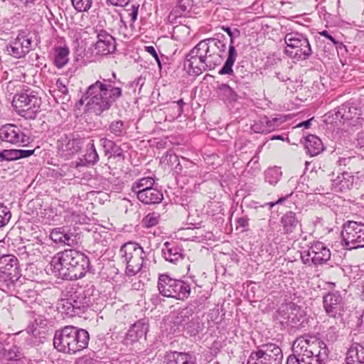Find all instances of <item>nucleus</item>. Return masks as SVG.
<instances>
[{
    "instance_id": "nucleus-13",
    "label": "nucleus",
    "mask_w": 364,
    "mask_h": 364,
    "mask_svg": "<svg viewBox=\"0 0 364 364\" xmlns=\"http://www.w3.org/2000/svg\"><path fill=\"white\" fill-rule=\"evenodd\" d=\"M84 139L73 133L62 134L57 139L56 148L60 156L70 157L80 152Z\"/></svg>"
},
{
    "instance_id": "nucleus-20",
    "label": "nucleus",
    "mask_w": 364,
    "mask_h": 364,
    "mask_svg": "<svg viewBox=\"0 0 364 364\" xmlns=\"http://www.w3.org/2000/svg\"><path fill=\"white\" fill-rule=\"evenodd\" d=\"M95 50L98 55H107L113 53L116 50L114 38L106 31L100 30L97 34Z\"/></svg>"
},
{
    "instance_id": "nucleus-39",
    "label": "nucleus",
    "mask_w": 364,
    "mask_h": 364,
    "mask_svg": "<svg viewBox=\"0 0 364 364\" xmlns=\"http://www.w3.org/2000/svg\"><path fill=\"white\" fill-rule=\"evenodd\" d=\"M282 176L280 167L273 166L268 168L264 173V181L271 186H276Z\"/></svg>"
},
{
    "instance_id": "nucleus-62",
    "label": "nucleus",
    "mask_w": 364,
    "mask_h": 364,
    "mask_svg": "<svg viewBox=\"0 0 364 364\" xmlns=\"http://www.w3.org/2000/svg\"><path fill=\"white\" fill-rule=\"evenodd\" d=\"M292 195V193H291L290 194L287 195V196L285 197H281L280 198H279L277 201L275 202H270L268 203V205L272 208L273 206H274L275 205L277 204H281L282 203H283L284 201H285L290 196Z\"/></svg>"
},
{
    "instance_id": "nucleus-25",
    "label": "nucleus",
    "mask_w": 364,
    "mask_h": 364,
    "mask_svg": "<svg viewBox=\"0 0 364 364\" xmlns=\"http://www.w3.org/2000/svg\"><path fill=\"white\" fill-rule=\"evenodd\" d=\"M161 253L163 257L170 263L177 264L183 259L182 250L178 245L166 242L162 247Z\"/></svg>"
},
{
    "instance_id": "nucleus-12",
    "label": "nucleus",
    "mask_w": 364,
    "mask_h": 364,
    "mask_svg": "<svg viewBox=\"0 0 364 364\" xmlns=\"http://www.w3.org/2000/svg\"><path fill=\"white\" fill-rule=\"evenodd\" d=\"M342 242L346 250L364 247V223L348 220L343 225Z\"/></svg>"
},
{
    "instance_id": "nucleus-44",
    "label": "nucleus",
    "mask_w": 364,
    "mask_h": 364,
    "mask_svg": "<svg viewBox=\"0 0 364 364\" xmlns=\"http://www.w3.org/2000/svg\"><path fill=\"white\" fill-rule=\"evenodd\" d=\"M71 2L77 12H87L92 5V0H71Z\"/></svg>"
},
{
    "instance_id": "nucleus-4",
    "label": "nucleus",
    "mask_w": 364,
    "mask_h": 364,
    "mask_svg": "<svg viewBox=\"0 0 364 364\" xmlns=\"http://www.w3.org/2000/svg\"><path fill=\"white\" fill-rule=\"evenodd\" d=\"M90 335L82 328L66 326L57 330L53 338V346L64 353L75 354L88 346Z\"/></svg>"
},
{
    "instance_id": "nucleus-15",
    "label": "nucleus",
    "mask_w": 364,
    "mask_h": 364,
    "mask_svg": "<svg viewBox=\"0 0 364 364\" xmlns=\"http://www.w3.org/2000/svg\"><path fill=\"white\" fill-rule=\"evenodd\" d=\"M0 273L7 285L14 284L21 277L18 259L13 255L0 257Z\"/></svg>"
},
{
    "instance_id": "nucleus-23",
    "label": "nucleus",
    "mask_w": 364,
    "mask_h": 364,
    "mask_svg": "<svg viewBox=\"0 0 364 364\" xmlns=\"http://www.w3.org/2000/svg\"><path fill=\"white\" fill-rule=\"evenodd\" d=\"M223 29L228 34L230 38V44L228 49V58L225 60L223 66L219 70L220 75H232L233 73L232 66L235 62L237 53L235 46H233V33L230 28L223 27Z\"/></svg>"
},
{
    "instance_id": "nucleus-10",
    "label": "nucleus",
    "mask_w": 364,
    "mask_h": 364,
    "mask_svg": "<svg viewBox=\"0 0 364 364\" xmlns=\"http://www.w3.org/2000/svg\"><path fill=\"white\" fill-rule=\"evenodd\" d=\"M283 353L276 343H264L252 350L247 364H282Z\"/></svg>"
},
{
    "instance_id": "nucleus-8",
    "label": "nucleus",
    "mask_w": 364,
    "mask_h": 364,
    "mask_svg": "<svg viewBox=\"0 0 364 364\" xmlns=\"http://www.w3.org/2000/svg\"><path fill=\"white\" fill-rule=\"evenodd\" d=\"M284 42L287 48L284 53L296 61L307 60L312 54L309 41L306 36L299 32H291L286 34Z\"/></svg>"
},
{
    "instance_id": "nucleus-45",
    "label": "nucleus",
    "mask_w": 364,
    "mask_h": 364,
    "mask_svg": "<svg viewBox=\"0 0 364 364\" xmlns=\"http://www.w3.org/2000/svg\"><path fill=\"white\" fill-rule=\"evenodd\" d=\"M160 220V215L153 212L147 214L143 219L142 223L146 228H151L159 224Z\"/></svg>"
},
{
    "instance_id": "nucleus-22",
    "label": "nucleus",
    "mask_w": 364,
    "mask_h": 364,
    "mask_svg": "<svg viewBox=\"0 0 364 364\" xmlns=\"http://www.w3.org/2000/svg\"><path fill=\"white\" fill-rule=\"evenodd\" d=\"M323 306L326 314L333 318H340L344 311L343 297H323Z\"/></svg>"
},
{
    "instance_id": "nucleus-55",
    "label": "nucleus",
    "mask_w": 364,
    "mask_h": 364,
    "mask_svg": "<svg viewBox=\"0 0 364 364\" xmlns=\"http://www.w3.org/2000/svg\"><path fill=\"white\" fill-rule=\"evenodd\" d=\"M146 50L154 58V59L156 60V61L158 63V65L161 68V60L159 59L158 53H157L156 49L154 48V46H146Z\"/></svg>"
},
{
    "instance_id": "nucleus-5",
    "label": "nucleus",
    "mask_w": 364,
    "mask_h": 364,
    "mask_svg": "<svg viewBox=\"0 0 364 364\" xmlns=\"http://www.w3.org/2000/svg\"><path fill=\"white\" fill-rule=\"evenodd\" d=\"M121 261L126 264V274L129 277L138 273L143 266L146 257L144 249L136 242H129L124 244L119 251Z\"/></svg>"
},
{
    "instance_id": "nucleus-34",
    "label": "nucleus",
    "mask_w": 364,
    "mask_h": 364,
    "mask_svg": "<svg viewBox=\"0 0 364 364\" xmlns=\"http://www.w3.org/2000/svg\"><path fill=\"white\" fill-rule=\"evenodd\" d=\"M305 149L309 155L315 156L324 150V146L321 140L317 136L309 134L305 139Z\"/></svg>"
},
{
    "instance_id": "nucleus-41",
    "label": "nucleus",
    "mask_w": 364,
    "mask_h": 364,
    "mask_svg": "<svg viewBox=\"0 0 364 364\" xmlns=\"http://www.w3.org/2000/svg\"><path fill=\"white\" fill-rule=\"evenodd\" d=\"M109 131L115 136H122L127 133V127L122 120H114L109 125Z\"/></svg>"
},
{
    "instance_id": "nucleus-36",
    "label": "nucleus",
    "mask_w": 364,
    "mask_h": 364,
    "mask_svg": "<svg viewBox=\"0 0 364 364\" xmlns=\"http://www.w3.org/2000/svg\"><path fill=\"white\" fill-rule=\"evenodd\" d=\"M346 364H364V346L356 344L347 352Z\"/></svg>"
},
{
    "instance_id": "nucleus-40",
    "label": "nucleus",
    "mask_w": 364,
    "mask_h": 364,
    "mask_svg": "<svg viewBox=\"0 0 364 364\" xmlns=\"http://www.w3.org/2000/svg\"><path fill=\"white\" fill-rule=\"evenodd\" d=\"M193 6L191 0H179L177 5L173 9L171 15L176 17L186 16Z\"/></svg>"
},
{
    "instance_id": "nucleus-49",
    "label": "nucleus",
    "mask_w": 364,
    "mask_h": 364,
    "mask_svg": "<svg viewBox=\"0 0 364 364\" xmlns=\"http://www.w3.org/2000/svg\"><path fill=\"white\" fill-rule=\"evenodd\" d=\"M245 285L246 296H255L259 289V284L253 282H247Z\"/></svg>"
},
{
    "instance_id": "nucleus-33",
    "label": "nucleus",
    "mask_w": 364,
    "mask_h": 364,
    "mask_svg": "<svg viewBox=\"0 0 364 364\" xmlns=\"http://www.w3.org/2000/svg\"><path fill=\"white\" fill-rule=\"evenodd\" d=\"M50 239L55 243L71 246L75 243L74 235L65 231L64 228H54L50 234Z\"/></svg>"
},
{
    "instance_id": "nucleus-29",
    "label": "nucleus",
    "mask_w": 364,
    "mask_h": 364,
    "mask_svg": "<svg viewBox=\"0 0 364 364\" xmlns=\"http://www.w3.org/2000/svg\"><path fill=\"white\" fill-rule=\"evenodd\" d=\"M101 146L103 147L105 155L110 159L118 158L122 161L124 160V152L114 141L107 138H102L100 140Z\"/></svg>"
},
{
    "instance_id": "nucleus-6",
    "label": "nucleus",
    "mask_w": 364,
    "mask_h": 364,
    "mask_svg": "<svg viewBox=\"0 0 364 364\" xmlns=\"http://www.w3.org/2000/svg\"><path fill=\"white\" fill-rule=\"evenodd\" d=\"M278 318L282 325L286 324L298 329L309 327V318L305 311L294 301L282 303L278 310Z\"/></svg>"
},
{
    "instance_id": "nucleus-57",
    "label": "nucleus",
    "mask_w": 364,
    "mask_h": 364,
    "mask_svg": "<svg viewBox=\"0 0 364 364\" xmlns=\"http://www.w3.org/2000/svg\"><path fill=\"white\" fill-rule=\"evenodd\" d=\"M248 221L249 219L247 217H240L236 219L237 227L242 228H246L248 226Z\"/></svg>"
},
{
    "instance_id": "nucleus-37",
    "label": "nucleus",
    "mask_w": 364,
    "mask_h": 364,
    "mask_svg": "<svg viewBox=\"0 0 364 364\" xmlns=\"http://www.w3.org/2000/svg\"><path fill=\"white\" fill-rule=\"evenodd\" d=\"M216 93L220 100L225 103H232L237 101V95L228 84L222 83L216 89Z\"/></svg>"
},
{
    "instance_id": "nucleus-63",
    "label": "nucleus",
    "mask_w": 364,
    "mask_h": 364,
    "mask_svg": "<svg viewBox=\"0 0 364 364\" xmlns=\"http://www.w3.org/2000/svg\"><path fill=\"white\" fill-rule=\"evenodd\" d=\"M314 119V117L309 119H307L304 122H302L301 123H299V124L296 125V127H305L306 129H309L311 126V121Z\"/></svg>"
},
{
    "instance_id": "nucleus-7",
    "label": "nucleus",
    "mask_w": 364,
    "mask_h": 364,
    "mask_svg": "<svg viewBox=\"0 0 364 364\" xmlns=\"http://www.w3.org/2000/svg\"><path fill=\"white\" fill-rule=\"evenodd\" d=\"M203 323L199 316L192 309L186 308L173 317L171 331L172 333H186L190 336H196L203 329Z\"/></svg>"
},
{
    "instance_id": "nucleus-18",
    "label": "nucleus",
    "mask_w": 364,
    "mask_h": 364,
    "mask_svg": "<svg viewBox=\"0 0 364 364\" xmlns=\"http://www.w3.org/2000/svg\"><path fill=\"white\" fill-rule=\"evenodd\" d=\"M0 139L18 146H24L29 142V137L22 132L21 128L11 124H6L0 129Z\"/></svg>"
},
{
    "instance_id": "nucleus-52",
    "label": "nucleus",
    "mask_w": 364,
    "mask_h": 364,
    "mask_svg": "<svg viewBox=\"0 0 364 364\" xmlns=\"http://www.w3.org/2000/svg\"><path fill=\"white\" fill-rule=\"evenodd\" d=\"M184 105H185V103H184L183 99H180L177 102H173V109H176V112L174 113L176 118L181 117V115L183 114Z\"/></svg>"
},
{
    "instance_id": "nucleus-35",
    "label": "nucleus",
    "mask_w": 364,
    "mask_h": 364,
    "mask_svg": "<svg viewBox=\"0 0 364 364\" xmlns=\"http://www.w3.org/2000/svg\"><path fill=\"white\" fill-rule=\"evenodd\" d=\"M175 282L176 279L171 278L168 274H160L157 287L161 296H174L173 291Z\"/></svg>"
},
{
    "instance_id": "nucleus-50",
    "label": "nucleus",
    "mask_w": 364,
    "mask_h": 364,
    "mask_svg": "<svg viewBox=\"0 0 364 364\" xmlns=\"http://www.w3.org/2000/svg\"><path fill=\"white\" fill-rule=\"evenodd\" d=\"M18 38L20 40V43L22 46V48L25 50L26 53H28L31 49L32 41L31 38H28L24 33H19L18 35Z\"/></svg>"
},
{
    "instance_id": "nucleus-24",
    "label": "nucleus",
    "mask_w": 364,
    "mask_h": 364,
    "mask_svg": "<svg viewBox=\"0 0 364 364\" xmlns=\"http://www.w3.org/2000/svg\"><path fill=\"white\" fill-rule=\"evenodd\" d=\"M201 287L196 285L193 282H188L183 279H176V282L173 287V295L179 296L182 294L183 296L188 294H200Z\"/></svg>"
},
{
    "instance_id": "nucleus-43",
    "label": "nucleus",
    "mask_w": 364,
    "mask_h": 364,
    "mask_svg": "<svg viewBox=\"0 0 364 364\" xmlns=\"http://www.w3.org/2000/svg\"><path fill=\"white\" fill-rule=\"evenodd\" d=\"M19 159L18 149H4L0 151V162L11 161Z\"/></svg>"
},
{
    "instance_id": "nucleus-56",
    "label": "nucleus",
    "mask_w": 364,
    "mask_h": 364,
    "mask_svg": "<svg viewBox=\"0 0 364 364\" xmlns=\"http://www.w3.org/2000/svg\"><path fill=\"white\" fill-rule=\"evenodd\" d=\"M119 35L122 36L124 38H128L129 37V33H127V27L125 22L122 19H120V21L119 23Z\"/></svg>"
},
{
    "instance_id": "nucleus-19",
    "label": "nucleus",
    "mask_w": 364,
    "mask_h": 364,
    "mask_svg": "<svg viewBox=\"0 0 364 364\" xmlns=\"http://www.w3.org/2000/svg\"><path fill=\"white\" fill-rule=\"evenodd\" d=\"M335 115L336 119H343V123H347L352 127L360 126L363 121V119L360 117V109L349 104H344L338 107Z\"/></svg>"
},
{
    "instance_id": "nucleus-59",
    "label": "nucleus",
    "mask_w": 364,
    "mask_h": 364,
    "mask_svg": "<svg viewBox=\"0 0 364 364\" xmlns=\"http://www.w3.org/2000/svg\"><path fill=\"white\" fill-rule=\"evenodd\" d=\"M139 5H132L131 13L129 14L131 17L132 22H134L138 16Z\"/></svg>"
},
{
    "instance_id": "nucleus-16",
    "label": "nucleus",
    "mask_w": 364,
    "mask_h": 364,
    "mask_svg": "<svg viewBox=\"0 0 364 364\" xmlns=\"http://www.w3.org/2000/svg\"><path fill=\"white\" fill-rule=\"evenodd\" d=\"M90 299L91 297L61 298L58 308L61 309L69 316L80 315L93 306Z\"/></svg>"
},
{
    "instance_id": "nucleus-32",
    "label": "nucleus",
    "mask_w": 364,
    "mask_h": 364,
    "mask_svg": "<svg viewBox=\"0 0 364 364\" xmlns=\"http://www.w3.org/2000/svg\"><path fill=\"white\" fill-rule=\"evenodd\" d=\"M70 49L67 46H55L53 50V63L58 69L63 68L69 61Z\"/></svg>"
},
{
    "instance_id": "nucleus-3",
    "label": "nucleus",
    "mask_w": 364,
    "mask_h": 364,
    "mask_svg": "<svg viewBox=\"0 0 364 364\" xmlns=\"http://www.w3.org/2000/svg\"><path fill=\"white\" fill-rule=\"evenodd\" d=\"M90 264L87 255L76 250L68 249L53 256L47 269L58 278L76 280L85 275Z\"/></svg>"
},
{
    "instance_id": "nucleus-1",
    "label": "nucleus",
    "mask_w": 364,
    "mask_h": 364,
    "mask_svg": "<svg viewBox=\"0 0 364 364\" xmlns=\"http://www.w3.org/2000/svg\"><path fill=\"white\" fill-rule=\"evenodd\" d=\"M221 38L202 40L186 55L184 68L190 75L198 76L221 63L227 48L226 38L223 35Z\"/></svg>"
},
{
    "instance_id": "nucleus-42",
    "label": "nucleus",
    "mask_w": 364,
    "mask_h": 364,
    "mask_svg": "<svg viewBox=\"0 0 364 364\" xmlns=\"http://www.w3.org/2000/svg\"><path fill=\"white\" fill-rule=\"evenodd\" d=\"M7 51L10 55L16 57L21 58L24 56L26 53L22 46L20 43V40H18V37L13 41L9 46H7Z\"/></svg>"
},
{
    "instance_id": "nucleus-26",
    "label": "nucleus",
    "mask_w": 364,
    "mask_h": 364,
    "mask_svg": "<svg viewBox=\"0 0 364 364\" xmlns=\"http://www.w3.org/2000/svg\"><path fill=\"white\" fill-rule=\"evenodd\" d=\"M196 360L191 353L173 351L165 355L163 364H196Z\"/></svg>"
},
{
    "instance_id": "nucleus-27",
    "label": "nucleus",
    "mask_w": 364,
    "mask_h": 364,
    "mask_svg": "<svg viewBox=\"0 0 364 364\" xmlns=\"http://www.w3.org/2000/svg\"><path fill=\"white\" fill-rule=\"evenodd\" d=\"M100 157L95 146L94 140H90L87 145L86 153L76 161L75 167L90 166L99 161Z\"/></svg>"
},
{
    "instance_id": "nucleus-47",
    "label": "nucleus",
    "mask_w": 364,
    "mask_h": 364,
    "mask_svg": "<svg viewBox=\"0 0 364 364\" xmlns=\"http://www.w3.org/2000/svg\"><path fill=\"white\" fill-rule=\"evenodd\" d=\"M11 213L9 208L0 203V228L5 226L10 220Z\"/></svg>"
},
{
    "instance_id": "nucleus-31",
    "label": "nucleus",
    "mask_w": 364,
    "mask_h": 364,
    "mask_svg": "<svg viewBox=\"0 0 364 364\" xmlns=\"http://www.w3.org/2000/svg\"><path fill=\"white\" fill-rule=\"evenodd\" d=\"M280 222L284 232L286 234L292 233L301 227L300 219H299L296 214L292 211L287 212L281 218Z\"/></svg>"
},
{
    "instance_id": "nucleus-53",
    "label": "nucleus",
    "mask_w": 364,
    "mask_h": 364,
    "mask_svg": "<svg viewBox=\"0 0 364 364\" xmlns=\"http://www.w3.org/2000/svg\"><path fill=\"white\" fill-rule=\"evenodd\" d=\"M56 87H58V90L63 95H68V89L64 80L62 79H58L56 80Z\"/></svg>"
},
{
    "instance_id": "nucleus-2",
    "label": "nucleus",
    "mask_w": 364,
    "mask_h": 364,
    "mask_svg": "<svg viewBox=\"0 0 364 364\" xmlns=\"http://www.w3.org/2000/svg\"><path fill=\"white\" fill-rule=\"evenodd\" d=\"M116 78L115 73H112L110 78L100 77V80L87 88L78 104L82 105L87 101V109L98 116L109 110L123 95L122 87L116 85Z\"/></svg>"
},
{
    "instance_id": "nucleus-11",
    "label": "nucleus",
    "mask_w": 364,
    "mask_h": 364,
    "mask_svg": "<svg viewBox=\"0 0 364 364\" xmlns=\"http://www.w3.org/2000/svg\"><path fill=\"white\" fill-rule=\"evenodd\" d=\"M41 99L33 92L16 95L12 105L19 115L27 119H34L40 111Z\"/></svg>"
},
{
    "instance_id": "nucleus-54",
    "label": "nucleus",
    "mask_w": 364,
    "mask_h": 364,
    "mask_svg": "<svg viewBox=\"0 0 364 364\" xmlns=\"http://www.w3.org/2000/svg\"><path fill=\"white\" fill-rule=\"evenodd\" d=\"M320 34L322 36H324L326 37L327 39H328L329 41H331L333 44L336 47V48H341V46H342V43L338 41L334 37H333L331 34L328 33V32L327 31H323L322 32L320 33Z\"/></svg>"
},
{
    "instance_id": "nucleus-14",
    "label": "nucleus",
    "mask_w": 364,
    "mask_h": 364,
    "mask_svg": "<svg viewBox=\"0 0 364 364\" xmlns=\"http://www.w3.org/2000/svg\"><path fill=\"white\" fill-rule=\"evenodd\" d=\"M330 250L321 242H314L307 250L301 252V259L304 264L310 262L315 265L326 263L331 259Z\"/></svg>"
},
{
    "instance_id": "nucleus-51",
    "label": "nucleus",
    "mask_w": 364,
    "mask_h": 364,
    "mask_svg": "<svg viewBox=\"0 0 364 364\" xmlns=\"http://www.w3.org/2000/svg\"><path fill=\"white\" fill-rule=\"evenodd\" d=\"M162 160L164 163H166L168 165H173L175 163L179 164L178 156L168 151L163 156Z\"/></svg>"
},
{
    "instance_id": "nucleus-46",
    "label": "nucleus",
    "mask_w": 364,
    "mask_h": 364,
    "mask_svg": "<svg viewBox=\"0 0 364 364\" xmlns=\"http://www.w3.org/2000/svg\"><path fill=\"white\" fill-rule=\"evenodd\" d=\"M4 359L9 362L22 361L21 355L16 347L14 346L9 350H5L4 353Z\"/></svg>"
},
{
    "instance_id": "nucleus-58",
    "label": "nucleus",
    "mask_w": 364,
    "mask_h": 364,
    "mask_svg": "<svg viewBox=\"0 0 364 364\" xmlns=\"http://www.w3.org/2000/svg\"><path fill=\"white\" fill-rule=\"evenodd\" d=\"M129 0H107V2L114 6H127Z\"/></svg>"
},
{
    "instance_id": "nucleus-64",
    "label": "nucleus",
    "mask_w": 364,
    "mask_h": 364,
    "mask_svg": "<svg viewBox=\"0 0 364 364\" xmlns=\"http://www.w3.org/2000/svg\"><path fill=\"white\" fill-rule=\"evenodd\" d=\"M357 140L360 146L364 145V131L360 132L357 135Z\"/></svg>"
},
{
    "instance_id": "nucleus-17",
    "label": "nucleus",
    "mask_w": 364,
    "mask_h": 364,
    "mask_svg": "<svg viewBox=\"0 0 364 364\" xmlns=\"http://www.w3.org/2000/svg\"><path fill=\"white\" fill-rule=\"evenodd\" d=\"M27 299H22L21 301L28 304L31 305V308L33 309V311H29L28 312L29 317L32 319L27 327V332L30 334L33 335L34 336H36L38 333L37 332V327H45L47 325V321L45 319V318L40 315L37 314L36 313V311H39V307L41 305L42 302V298L40 297V299L37 301L38 297H26Z\"/></svg>"
},
{
    "instance_id": "nucleus-38",
    "label": "nucleus",
    "mask_w": 364,
    "mask_h": 364,
    "mask_svg": "<svg viewBox=\"0 0 364 364\" xmlns=\"http://www.w3.org/2000/svg\"><path fill=\"white\" fill-rule=\"evenodd\" d=\"M154 183L155 181L153 177H143L132 183L131 191L134 195H136L137 193L153 188Z\"/></svg>"
},
{
    "instance_id": "nucleus-21",
    "label": "nucleus",
    "mask_w": 364,
    "mask_h": 364,
    "mask_svg": "<svg viewBox=\"0 0 364 364\" xmlns=\"http://www.w3.org/2000/svg\"><path fill=\"white\" fill-rule=\"evenodd\" d=\"M285 119L282 117L262 118L259 122L252 125V129L255 133L267 134L277 129L284 123Z\"/></svg>"
},
{
    "instance_id": "nucleus-48",
    "label": "nucleus",
    "mask_w": 364,
    "mask_h": 364,
    "mask_svg": "<svg viewBox=\"0 0 364 364\" xmlns=\"http://www.w3.org/2000/svg\"><path fill=\"white\" fill-rule=\"evenodd\" d=\"M360 161V159L358 157L355 156H344V157H339L336 164L338 166H353L355 162ZM350 169L351 168L349 167Z\"/></svg>"
},
{
    "instance_id": "nucleus-60",
    "label": "nucleus",
    "mask_w": 364,
    "mask_h": 364,
    "mask_svg": "<svg viewBox=\"0 0 364 364\" xmlns=\"http://www.w3.org/2000/svg\"><path fill=\"white\" fill-rule=\"evenodd\" d=\"M34 151H35V149H32V150L18 149V158H19V159H23V158H27V157L33 155L34 154Z\"/></svg>"
},
{
    "instance_id": "nucleus-28",
    "label": "nucleus",
    "mask_w": 364,
    "mask_h": 364,
    "mask_svg": "<svg viewBox=\"0 0 364 364\" xmlns=\"http://www.w3.org/2000/svg\"><path fill=\"white\" fill-rule=\"evenodd\" d=\"M136 196L140 202L146 205L159 204L164 199L163 193L154 187L146 191L137 193Z\"/></svg>"
},
{
    "instance_id": "nucleus-30",
    "label": "nucleus",
    "mask_w": 364,
    "mask_h": 364,
    "mask_svg": "<svg viewBox=\"0 0 364 364\" xmlns=\"http://www.w3.org/2000/svg\"><path fill=\"white\" fill-rule=\"evenodd\" d=\"M354 177L348 172H343L332 180V190L336 192H346L353 185Z\"/></svg>"
},
{
    "instance_id": "nucleus-9",
    "label": "nucleus",
    "mask_w": 364,
    "mask_h": 364,
    "mask_svg": "<svg viewBox=\"0 0 364 364\" xmlns=\"http://www.w3.org/2000/svg\"><path fill=\"white\" fill-rule=\"evenodd\" d=\"M149 323L147 318L139 319L134 322L126 333L122 343L131 350L140 353L144 350L143 343L146 340Z\"/></svg>"
},
{
    "instance_id": "nucleus-61",
    "label": "nucleus",
    "mask_w": 364,
    "mask_h": 364,
    "mask_svg": "<svg viewBox=\"0 0 364 364\" xmlns=\"http://www.w3.org/2000/svg\"><path fill=\"white\" fill-rule=\"evenodd\" d=\"M91 363H92V359L87 355H84V356L78 358L75 361V364H91Z\"/></svg>"
}]
</instances>
